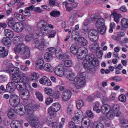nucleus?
Wrapping results in <instances>:
<instances>
[{"label": "nucleus", "instance_id": "nucleus-1", "mask_svg": "<svg viewBox=\"0 0 128 128\" xmlns=\"http://www.w3.org/2000/svg\"><path fill=\"white\" fill-rule=\"evenodd\" d=\"M83 114L81 111L76 114L75 116L74 117V122H71L69 124V127L70 128H73L74 126L76 124H80L82 120L81 126L82 128H88L90 124V122L88 117L86 116L84 118Z\"/></svg>", "mask_w": 128, "mask_h": 128}, {"label": "nucleus", "instance_id": "nucleus-2", "mask_svg": "<svg viewBox=\"0 0 128 128\" xmlns=\"http://www.w3.org/2000/svg\"><path fill=\"white\" fill-rule=\"evenodd\" d=\"M40 106V104L36 105L28 104L25 106L22 105L16 109V113L20 115H22L26 112L28 114L29 118L30 119L31 116H34L33 111L38 108Z\"/></svg>", "mask_w": 128, "mask_h": 128}, {"label": "nucleus", "instance_id": "nucleus-3", "mask_svg": "<svg viewBox=\"0 0 128 128\" xmlns=\"http://www.w3.org/2000/svg\"><path fill=\"white\" fill-rule=\"evenodd\" d=\"M37 26L38 28H40V30H36L35 32L37 36L42 37L50 32L47 23L44 20H42L40 21L38 24Z\"/></svg>", "mask_w": 128, "mask_h": 128}, {"label": "nucleus", "instance_id": "nucleus-4", "mask_svg": "<svg viewBox=\"0 0 128 128\" xmlns=\"http://www.w3.org/2000/svg\"><path fill=\"white\" fill-rule=\"evenodd\" d=\"M82 73H78L76 77V80L74 84L72 85L75 86L77 89H80L83 87L85 85V77Z\"/></svg>", "mask_w": 128, "mask_h": 128}, {"label": "nucleus", "instance_id": "nucleus-5", "mask_svg": "<svg viewBox=\"0 0 128 128\" xmlns=\"http://www.w3.org/2000/svg\"><path fill=\"white\" fill-rule=\"evenodd\" d=\"M88 36L90 40L92 42H96L98 39V33L97 31L94 29L89 30Z\"/></svg>", "mask_w": 128, "mask_h": 128}, {"label": "nucleus", "instance_id": "nucleus-6", "mask_svg": "<svg viewBox=\"0 0 128 128\" xmlns=\"http://www.w3.org/2000/svg\"><path fill=\"white\" fill-rule=\"evenodd\" d=\"M86 60H88L91 62V64L93 66H97L99 64V62L96 58H94V55L93 54H90L86 55Z\"/></svg>", "mask_w": 128, "mask_h": 128}, {"label": "nucleus", "instance_id": "nucleus-7", "mask_svg": "<svg viewBox=\"0 0 128 128\" xmlns=\"http://www.w3.org/2000/svg\"><path fill=\"white\" fill-rule=\"evenodd\" d=\"M10 103L12 106L16 107L20 103V98L16 95L12 94L10 96Z\"/></svg>", "mask_w": 128, "mask_h": 128}, {"label": "nucleus", "instance_id": "nucleus-8", "mask_svg": "<svg viewBox=\"0 0 128 128\" xmlns=\"http://www.w3.org/2000/svg\"><path fill=\"white\" fill-rule=\"evenodd\" d=\"M84 68L91 72H94L96 71L95 66L91 64V62L88 60H84L82 62Z\"/></svg>", "mask_w": 128, "mask_h": 128}, {"label": "nucleus", "instance_id": "nucleus-9", "mask_svg": "<svg viewBox=\"0 0 128 128\" xmlns=\"http://www.w3.org/2000/svg\"><path fill=\"white\" fill-rule=\"evenodd\" d=\"M34 44L36 48L40 50H44L45 46L43 40L41 39L40 40L38 38H36L34 40Z\"/></svg>", "mask_w": 128, "mask_h": 128}, {"label": "nucleus", "instance_id": "nucleus-10", "mask_svg": "<svg viewBox=\"0 0 128 128\" xmlns=\"http://www.w3.org/2000/svg\"><path fill=\"white\" fill-rule=\"evenodd\" d=\"M64 66L62 64H60L55 69L54 72L55 74L60 77H62L64 74Z\"/></svg>", "mask_w": 128, "mask_h": 128}, {"label": "nucleus", "instance_id": "nucleus-11", "mask_svg": "<svg viewBox=\"0 0 128 128\" xmlns=\"http://www.w3.org/2000/svg\"><path fill=\"white\" fill-rule=\"evenodd\" d=\"M31 118L30 119L32 122V124H33L32 128H39L40 127V123L39 122L36 117L34 116H31Z\"/></svg>", "mask_w": 128, "mask_h": 128}, {"label": "nucleus", "instance_id": "nucleus-12", "mask_svg": "<svg viewBox=\"0 0 128 128\" xmlns=\"http://www.w3.org/2000/svg\"><path fill=\"white\" fill-rule=\"evenodd\" d=\"M72 92L71 91L69 90H66L62 92V98L64 100H68L70 98Z\"/></svg>", "mask_w": 128, "mask_h": 128}, {"label": "nucleus", "instance_id": "nucleus-13", "mask_svg": "<svg viewBox=\"0 0 128 128\" xmlns=\"http://www.w3.org/2000/svg\"><path fill=\"white\" fill-rule=\"evenodd\" d=\"M24 26L22 23L20 22H16L13 30L17 32H20L23 30Z\"/></svg>", "mask_w": 128, "mask_h": 128}, {"label": "nucleus", "instance_id": "nucleus-14", "mask_svg": "<svg viewBox=\"0 0 128 128\" xmlns=\"http://www.w3.org/2000/svg\"><path fill=\"white\" fill-rule=\"evenodd\" d=\"M19 96L22 99L27 100L29 97V92L28 89H26L22 92H20Z\"/></svg>", "mask_w": 128, "mask_h": 128}, {"label": "nucleus", "instance_id": "nucleus-15", "mask_svg": "<svg viewBox=\"0 0 128 128\" xmlns=\"http://www.w3.org/2000/svg\"><path fill=\"white\" fill-rule=\"evenodd\" d=\"M99 44L96 42L93 43L90 46V51L93 53H96L99 50Z\"/></svg>", "mask_w": 128, "mask_h": 128}, {"label": "nucleus", "instance_id": "nucleus-16", "mask_svg": "<svg viewBox=\"0 0 128 128\" xmlns=\"http://www.w3.org/2000/svg\"><path fill=\"white\" fill-rule=\"evenodd\" d=\"M26 47L25 45L23 44H19L14 48V50L16 52L20 53L22 52Z\"/></svg>", "mask_w": 128, "mask_h": 128}, {"label": "nucleus", "instance_id": "nucleus-17", "mask_svg": "<svg viewBox=\"0 0 128 128\" xmlns=\"http://www.w3.org/2000/svg\"><path fill=\"white\" fill-rule=\"evenodd\" d=\"M15 86L14 83L12 82H8L7 85L6 90L7 92H12L14 90V88Z\"/></svg>", "mask_w": 128, "mask_h": 128}, {"label": "nucleus", "instance_id": "nucleus-18", "mask_svg": "<svg viewBox=\"0 0 128 128\" xmlns=\"http://www.w3.org/2000/svg\"><path fill=\"white\" fill-rule=\"evenodd\" d=\"M87 50L86 49H84V50H80V48L78 49V52L77 53L78 55V58L80 59H82L85 58L86 56V53Z\"/></svg>", "mask_w": 128, "mask_h": 128}, {"label": "nucleus", "instance_id": "nucleus-19", "mask_svg": "<svg viewBox=\"0 0 128 128\" xmlns=\"http://www.w3.org/2000/svg\"><path fill=\"white\" fill-rule=\"evenodd\" d=\"M68 74L69 76L68 78L69 80V83L70 85L72 86L74 84V82L76 80V75L72 72H70Z\"/></svg>", "mask_w": 128, "mask_h": 128}, {"label": "nucleus", "instance_id": "nucleus-20", "mask_svg": "<svg viewBox=\"0 0 128 128\" xmlns=\"http://www.w3.org/2000/svg\"><path fill=\"white\" fill-rule=\"evenodd\" d=\"M44 62L42 58H40L38 59L36 62V68L37 69H41L43 68Z\"/></svg>", "mask_w": 128, "mask_h": 128}, {"label": "nucleus", "instance_id": "nucleus-21", "mask_svg": "<svg viewBox=\"0 0 128 128\" xmlns=\"http://www.w3.org/2000/svg\"><path fill=\"white\" fill-rule=\"evenodd\" d=\"M24 50L22 52L23 53L22 56V58L24 59L28 58L30 56V53L29 48L26 47Z\"/></svg>", "mask_w": 128, "mask_h": 128}, {"label": "nucleus", "instance_id": "nucleus-22", "mask_svg": "<svg viewBox=\"0 0 128 128\" xmlns=\"http://www.w3.org/2000/svg\"><path fill=\"white\" fill-rule=\"evenodd\" d=\"M110 106L108 104H103L101 107L102 113L104 114L107 113L108 110H110Z\"/></svg>", "mask_w": 128, "mask_h": 128}, {"label": "nucleus", "instance_id": "nucleus-23", "mask_svg": "<svg viewBox=\"0 0 128 128\" xmlns=\"http://www.w3.org/2000/svg\"><path fill=\"white\" fill-rule=\"evenodd\" d=\"M2 43L4 45L8 46H10L12 43V40L9 38L8 37L4 38L2 40Z\"/></svg>", "mask_w": 128, "mask_h": 128}, {"label": "nucleus", "instance_id": "nucleus-24", "mask_svg": "<svg viewBox=\"0 0 128 128\" xmlns=\"http://www.w3.org/2000/svg\"><path fill=\"white\" fill-rule=\"evenodd\" d=\"M77 42L79 44L82 46H86L88 44L87 40L82 37H79L78 38Z\"/></svg>", "mask_w": 128, "mask_h": 128}, {"label": "nucleus", "instance_id": "nucleus-25", "mask_svg": "<svg viewBox=\"0 0 128 128\" xmlns=\"http://www.w3.org/2000/svg\"><path fill=\"white\" fill-rule=\"evenodd\" d=\"M16 113V110H14L13 109H10L8 113V116L10 119H12L15 118L16 116L15 114Z\"/></svg>", "mask_w": 128, "mask_h": 128}, {"label": "nucleus", "instance_id": "nucleus-26", "mask_svg": "<svg viewBox=\"0 0 128 128\" xmlns=\"http://www.w3.org/2000/svg\"><path fill=\"white\" fill-rule=\"evenodd\" d=\"M29 78L30 81L35 82L38 78V74L36 72H32L29 76Z\"/></svg>", "mask_w": 128, "mask_h": 128}, {"label": "nucleus", "instance_id": "nucleus-27", "mask_svg": "<svg viewBox=\"0 0 128 128\" xmlns=\"http://www.w3.org/2000/svg\"><path fill=\"white\" fill-rule=\"evenodd\" d=\"M21 79L20 76L18 73H16V75H14L12 76V80L15 83L18 84L20 83Z\"/></svg>", "mask_w": 128, "mask_h": 128}, {"label": "nucleus", "instance_id": "nucleus-28", "mask_svg": "<svg viewBox=\"0 0 128 128\" xmlns=\"http://www.w3.org/2000/svg\"><path fill=\"white\" fill-rule=\"evenodd\" d=\"M120 127L121 128H128V120L122 119L120 121Z\"/></svg>", "mask_w": 128, "mask_h": 128}, {"label": "nucleus", "instance_id": "nucleus-29", "mask_svg": "<svg viewBox=\"0 0 128 128\" xmlns=\"http://www.w3.org/2000/svg\"><path fill=\"white\" fill-rule=\"evenodd\" d=\"M78 50L76 44H73L70 48V50L71 53L74 54H77Z\"/></svg>", "mask_w": 128, "mask_h": 128}, {"label": "nucleus", "instance_id": "nucleus-30", "mask_svg": "<svg viewBox=\"0 0 128 128\" xmlns=\"http://www.w3.org/2000/svg\"><path fill=\"white\" fill-rule=\"evenodd\" d=\"M14 15L16 18L20 21L22 22L25 20V18L24 16L18 13H14Z\"/></svg>", "mask_w": 128, "mask_h": 128}, {"label": "nucleus", "instance_id": "nucleus-31", "mask_svg": "<svg viewBox=\"0 0 128 128\" xmlns=\"http://www.w3.org/2000/svg\"><path fill=\"white\" fill-rule=\"evenodd\" d=\"M43 68L45 70L49 72H52L53 70L52 67L50 64L48 63L45 64L43 67Z\"/></svg>", "mask_w": 128, "mask_h": 128}, {"label": "nucleus", "instance_id": "nucleus-32", "mask_svg": "<svg viewBox=\"0 0 128 128\" xmlns=\"http://www.w3.org/2000/svg\"><path fill=\"white\" fill-rule=\"evenodd\" d=\"M16 86L17 90L20 92H22L26 89V86L25 85L22 86L20 83L17 84Z\"/></svg>", "mask_w": 128, "mask_h": 128}, {"label": "nucleus", "instance_id": "nucleus-33", "mask_svg": "<svg viewBox=\"0 0 128 128\" xmlns=\"http://www.w3.org/2000/svg\"><path fill=\"white\" fill-rule=\"evenodd\" d=\"M19 71V68L17 67L11 68L8 70V72L11 74L16 75V73H18Z\"/></svg>", "mask_w": 128, "mask_h": 128}, {"label": "nucleus", "instance_id": "nucleus-34", "mask_svg": "<svg viewBox=\"0 0 128 128\" xmlns=\"http://www.w3.org/2000/svg\"><path fill=\"white\" fill-rule=\"evenodd\" d=\"M4 32L6 37L12 38L14 36L13 32L9 29H6L4 30Z\"/></svg>", "mask_w": 128, "mask_h": 128}, {"label": "nucleus", "instance_id": "nucleus-35", "mask_svg": "<svg viewBox=\"0 0 128 128\" xmlns=\"http://www.w3.org/2000/svg\"><path fill=\"white\" fill-rule=\"evenodd\" d=\"M104 20L102 18H99L96 21V25L97 26H104Z\"/></svg>", "mask_w": 128, "mask_h": 128}, {"label": "nucleus", "instance_id": "nucleus-36", "mask_svg": "<svg viewBox=\"0 0 128 128\" xmlns=\"http://www.w3.org/2000/svg\"><path fill=\"white\" fill-rule=\"evenodd\" d=\"M122 26L124 28L128 27V20L125 18H122L121 21Z\"/></svg>", "mask_w": 128, "mask_h": 128}, {"label": "nucleus", "instance_id": "nucleus-37", "mask_svg": "<svg viewBox=\"0 0 128 128\" xmlns=\"http://www.w3.org/2000/svg\"><path fill=\"white\" fill-rule=\"evenodd\" d=\"M98 30L99 33L101 34H104L106 32V28L104 26H98Z\"/></svg>", "mask_w": 128, "mask_h": 128}, {"label": "nucleus", "instance_id": "nucleus-38", "mask_svg": "<svg viewBox=\"0 0 128 128\" xmlns=\"http://www.w3.org/2000/svg\"><path fill=\"white\" fill-rule=\"evenodd\" d=\"M115 115V113L113 112L111 110H110L108 112L106 116L108 119L110 120L114 117Z\"/></svg>", "mask_w": 128, "mask_h": 128}, {"label": "nucleus", "instance_id": "nucleus-39", "mask_svg": "<svg viewBox=\"0 0 128 128\" xmlns=\"http://www.w3.org/2000/svg\"><path fill=\"white\" fill-rule=\"evenodd\" d=\"M93 128H104L103 124L98 122H94L93 124Z\"/></svg>", "mask_w": 128, "mask_h": 128}, {"label": "nucleus", "instance_id": "nucleus-40", "mask_svg": "<svg viewBox=\"0 0 128 128\" xmlns=\"http://www.w3.org/2000/svg\"><path fill=\"white\" fill-rule=\"evenodd\" d=\"M52 58L53 55L47 52L44 55V59L48 62L50 61L52 59Z\"/></svg>", "mask_w": 128, "mask_h": 128}, {"label": "nucleus", "instance_id": "nucleus-41", "mask_svg": "<svg viewBox=\"0 0 128 128\" xmlns=\"http://www.w3.org/2000/svg\"><path fill=\"white\" fill-rule=\"evenodd\" d=\"M51 106L56 112L59 110L61 108L60 105L58 103H55L53 104Z\"/></svg>", "mask_w": 128, "mask_h": 128}, {"label": "nucleus", "instance_id": "nucleus-42", "mask_svg": "<svg viewBox=\"0 0 128 128\" xmlns=\"http://www.w3.org/2000/svg\"><path fill=\"white\" fill-rule=\"evenodd\" d=\"M20 124L18 121L13 120L10 124V126L12 128H20V127L18 126V125Z\"/></svg>", "mask_w": 128, "mask_h": 128}, {"label": "nucleus", "instance_id": "nucleus-43", "mask_svg": "<svg viewBox=\"0 0 128 128\" xmlns=\"http://www.w3.org/2000/svg\"><path fill=\"white\" fill-rule=\"evenodd\" d=\"M114 16V20L117 23L118 22L119 19L122 17L121 15L115 13L113 14Z\"/></svg>", "mask_w": 128, "mask_h": 128}, {"label": "nucleus", "instance_id": "nucleus-44", "mask_svg": "<svg viewBox=\"0 0 128 128\" xmlns=\"http://www.w3.org/2000/svg\"><path fill=\"white\" fill-rule=\"evenodd\" d=\"M52 16L54 17H57L60 16V12L58 10H53L50 13Z\"/></svg>", "mask_w": 128, "mask_h": 128}, {"label": "nucleus", "instance_id": "nucleus-45", "mask_svg": "<svg viewBox=\"0 0 128 128\" xmlns=\"http://www.w3.org/2000/svg\"><path fill=\"white\" fill-rule=\"evenodd\" d=\"M48 112L50 116H56V110H54L52 108L51 106L48 108Z\"/></svg>", "mask_w": 128, "mask_h": 128}, {"label": "nucleus", "instance_id": "nucleus-46", "mask_svg": "<svg viewBox=\"0 0 128 128\" xmlns=\"http://www.w3.org/2000/svg\"><path fill=\"white\" fill-rule=\"evenodd\" d=\"M89 22V20L88 19L85 20L84 22V32H85V33H86V30H88V28L87 26Z\"/></svg>", "mask_w": 128, "mask_h": 128}, {"label": "nucleus", "instance_id": "nucleus-47", "mask_svg": "<svg viewBox=\"0 0 128 128\" xmlns=\"http://www.w3.org/2000/svg\"><path fill=\"white\" fill-rule=\"evenodd\" d=\"M35 94L37 98L40 101H42L43 99V96L42 94L39 92H36Z\"/></svg>", "mask_w": 128, "mask_h": 128}, {"label": "nucleus", "instance_id": "nucleus-48", "mask_svg": "<svg viewBox=\"0 0 128 128\" xmlns=\"http://www.w3.org/2000/svg\"><path fill=\"white\" fill-rule=\"evenodd\" d=\"M15 23L13 20V18H10L9 19V21L8 22V26L12 28L13 30Z\"/></svg>", "mask_w": 128, "mask_h": 128}, {"label": "nucleus", "instance_id": "nucleus-49", "mask_svg": "<svg viewBox=\"0 0 128 128\" xmlns=\"http://www.w3.org/2000/svg\"><path fill=\"white\" fill-rule=\"evenodd\" d=\"M84 105V102L82 100H79L76 102V107L78 109H80Z\"/></svg>", "mask_w": 128, "mask_h": 128}, {"label": "nucleus", "instance_id": "nucleus-50", "mask_svg": "<svg viewBox=\"0 0 128 128\" xmlns=\"http://www.w3.org/2000/svg\"><path fill=\"white\" fill-rule=\"evenodd\" d=\"M44 90L45 93L48 95L52 94L54 91L51 88H45Z\"/></svg>", "mask_w": 128, "mask_h": 128}, {"label": "nucleus", "instance_id": "nucleus-51", "mask_svg": "<svg viewBox=\"0 0 128 128\" xmlns=\"http://www.w3.org/2000/svg\"><path fill=\"white\" fill-rule=\"evenodd\" d=\"M65 66L68 67H71L72 65V62L70 60H66L64 62Z\"/></svg>", "mask_w": 128, "mask_h": 128}, {"label": "nucleus", "instance_id": "nucleus-52", "mask_svg": "<svg viewBox=\"0 0 128 128\" xmlns=\"http://www.w3.org/2000/svg\"><path fill=\"white\" fill-rule=\"evenodd\" d=\"M119 107L118 104H114L113 106L112 110L113 112L116 113L118 110Z\"/></svg>", "mask_w": 128, "mask_h": 128}, {"label": "nucleus", "instance_id": "nucleus-53", "mask_svg": "<svg viewBox=\"0 0 128 128\" xmlns=\"http://www.w3.org/2000/svg\"><path fill=\"white\" fill-rule=\"evenodd\" d=\"M56 50V49L52 47H51L48 48L47 49V52L52 54L53 55L55 53V52Z\"/></svg>", "mask_w": 128, "mask_h": 128}, {"label": "nucleus", "instance_id": "nucleus-54", "mask_svg": "<svg viewBox=\"0 0 128 128\" xmlns=\"http://www.w3.org/2000/svg\"><path fill=\"white\" fill-rule=\"evenodd\" d=\"M50 124L51 125L52 128H58V126H59V124L58 122H52L50 123Z\"/></svg>", "mask_w": 128, "mask_h": 128}, {"label": "nucleus", "instance_id": "nucleus-55", "mask_svg": "<svg viewBox=\"0 0 128 128\" xmlns=\"http://www.w3.org/2000/svg\"><path fill=\"white\" fill-rule=\"evenodd\" d=\"M47 78L46 76H44L40 80V82L42 84L44 85Z\"/></svg>", "mask_w": 128, "mask_h": 128}, {"label": "nucleus", "instance_id": "nucleus-56", "mask_svg": "<svg viewBox=\"0 0 128 128\" xmlns=\"http://www.w3.org/2000/svg\"><path fill=\"white\" fill-rule=\"evenodd\" d=\"M60 94L59 91L55 92L52 95V97L56 99H58L60 98Z\"/></svg>", "mask_w": 128, "mask_h": 128}, {"label": "nucleus", "instance_id": "nucleus-57", "mask_svg": "<svg viewBox=\"0 0 128 128\" xmlns=\"http://www.w3.org/2000/svg\"><path fill=\"white\" fill-rule=\"evenodd\" d=\"M8 50H6L0 53V58H4L8 54Z\"/></svg>", "mask_w": 128, "mask_h": 128}, {"label": "nucleus", "instance_id": "nucleus-58", "mask_svg": "<svg viewBox=\"0 0 128 128\" xmlns=\"http://www.w3.org/2000/svg\"><path fill=\"white\" fill-rule=\"evenodd\" d=\"M7 77L4 75L0 76V82H5L7 81Z\"/></svg>", "mask_w": 128, "mask_h": 128}, {"label": "nucleus", "instance_id": "nucleus-59", "mask_svg": "<svg viewBox=\"0 0 128 128\" xmlns=\"http://www.w3.org/2000/svg\"><path fill=\"white\" fill-rule=\"evenodd\" d=\"M22 14L26 17H28L30 16V11L25 9L24 10Z\"/></svg>", "mask_w": 128, "mask_h": 128}, {"label": "nucleus", "instance_id": "nucleus-60", "mask_svg": "<svg viewBox=\"0 0 128 128\" xmlns=\"http://www.w3.org/2000/svg\"><path fill=\"white\" fill-rule=\"evenodd\" d=\"M118 99L121 102H124L126 100V98L125 96L122 94L120 95L118 97Z\"/></svg>", "mask_w": 128, "mask_h": 128}, {"label": "nucleus", "instance_id": "nucleus-61", "mask_svg": "<svg viewBox=\"0 0 128 128\" xmlns=\"http://www.w3.org/2000/svg\"><path fill=\"white\" fill-rule=\"evenodd\" d=\"M53 101V99L51 98V96H50L48 98H47L46 100V104L47 105H49L50 103L52 102Z\"/></svg>", "mask_w": 128, "mask_h": 128}, {"label": "nucleus", "instance_id": "nucleus-62", "mask_svg": "<svg viewBox=\"0 0 128 128\" xmlns=\"http://www.w3.org/2000/svg\"><path fill=\"white\" fill-rule=\"evenodd\" d=\"M33 36L32 34H28L26 37V41L27 42L30 41L32 38Z\"/></svg>", "mask_w": 128, "mask_h": 128}, {"label": "nucleus", "instance_id": "nucleus-63", "mask_svg": "<svg viewBox=\"0 0 128 128\" xmlns=\"http://www.w3.org/2000/svg\"><path fill=\"white\" fill-rule=\"evenodd\" d=\"M103 52V51L102 50H100L98 52L97 51L96 52V53L97 56L98 58H102V56Z\"/></svg>", "mask_w": 128, "mask_h": 128}, {"label": "nucleus", "instance_id": "nucleus-64", "mask_svg": "<svg viewBox=\"0 0 128 128\" xmlns=\"http://www.w3.org/2000/svg\"><path fill=\"white\" fill-rule=\"evenodd\" d=\"M55 54L58 58H62V56L61 54V52L60 51L56 50L55 52Z\"/></svg>", "mask_w": 128, "mask_h": 128}]
</instances>
